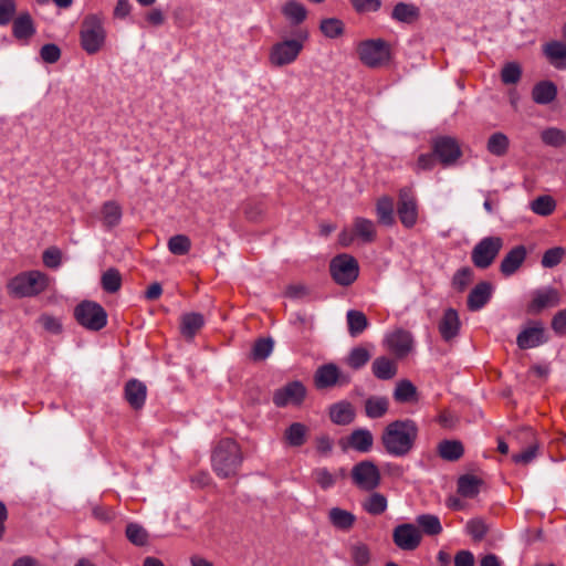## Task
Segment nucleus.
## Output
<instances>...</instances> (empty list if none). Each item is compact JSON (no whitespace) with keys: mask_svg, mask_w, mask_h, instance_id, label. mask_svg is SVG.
I'll return each instance as SVG.
<instances>
[{"mask_svg":"<svg viewBox=\"0 0 566 566\" xmlns=\"http://www.w3.org/2000/svg\"><path fill=\"white\" fill-rule=\"evenodd\" d=\"M419 429L413 420H395L388 423L380 437L386 452L394 457H405L413 448Z\"/></svg>","mask_w":566,"mask_h":566,"instance_id":"f257e3e1","label":"nucleus"},{"mask_svg":"<svg viewBox=\"0 0 566 566\" xmlns=\"http://www.w3.org/2000/svg\"><path fill=\"white\" fill-rule=\"evenodd\" d=\"M242 460L240 446L230 438L222 439L211 457L213 471L222 479L235 476Z\"/></svg>","mask_w":566,"mask_h":566,"instance_id":"f03ea898","label":"nucleus"},{"mask_svg":"<svg viewBox=\"0 0 566 566\" xmlns=\"http://www.w3.org/2000/svg\"><path fill=\"white\" fill-rule=\"evenodd\" d=\"M50 283V277L41 271H27L12 277L7 287L9 294L15 297H32L44 292Z\"/></svg>","mask_w":566,"mask_h":566,"instance_id":"7ed1b4c3","label":"nucleus"},{"mask_svg":"<svg viewBox=\"0 0 566 566\" xmlns=\"http://www.w3.org/2000/svg\"><path fill=\"white\" fill-rule=\"evenodd\" d=\"M357 54L360 62L370 69L382 67L391 60L390 45L382 39H369L359 42Z\"/></svg>","mask_w":566,"mask_h":566,"instance_id":"20e7f679","label":"nucleus"},{"mask_svg":"<svg viewBox=\"0 0 566 566\" xmlns=\"http://www.w3.org/2000/svg\"><path fill=\"white\" fill-rule=\"evenodd\" d=\"M106 32L102 19L96 14L86 15L81 24L80 40L88 54L97 53L105 43Z\"/></svg>","mask_w":566,"mask_h":566,"instance_id":"39448f33","label":"nucleus"},{"mask_svg":"<svg viewBox=\"0 0 566 566\" xmlns=\"http://www.w3.org/2000/svg\"><path fill=\"white\" fill-rule=\"evenodd\" d=\"M353 484L360 491H375L381 483V473L371 460L356 463L350 471Z\"/></svg>","mask_w":566,"mask_h":566,"instance_id":"423d86ee","label":"nucleus"},{"mask_svg":"<svg viewBox=\"0 0 566 566\" xmlns=\"http://www.w3.org/2000/svg\"><path fill=\"white\" fill-rule=\"evenodd\" d=\"M74 316L80 325L90 331H99L107 324V313L96 302L83 301L74 310Z\"/></svg>","mask_w":566,"mask_h":566,"instance_id":"0eeeda50","label":"nucleus"},{"mask_svg":"<svg viewBox=\"0 0 566 566\" xmlns=\"http://www.w3.org/2000/svg\"><path fill=\"white\" fill-rule=\"evenodd\" d=\"M329 272L338 285L348 286L357 280L359 265L354 256L344 253L332 259Z\"/></svg>","mask_w":566,"mask_h":566,"instance_id":"6e6552de","label":"nucleus"},{"mask_svg":"<svg viewBox=\"0 0 566 566\" xmlns=\"http://www.w3.org/2000/svg\"><path fill=\"white\" fill-rule=\"evenodd\" d=\"M431 160H438L442 166H452L462 156V150L457 138L452 136H439L431 142Z\"/></svg>","mask_w":566,"mask_h":566,"instance_id":"1a4fd4ad","label":"nucleus"},{"mask_svg":"<svg viewBox=\"0 0 566 566\" xmlns=\"http://www.w3.org/2000/svg\"><path fill=\"white\" fill-rule=\"evenodd\" d=\"M503 247V240L500 237H486L482 239L472 250L471 259L479 269L489 268Z\"/></svg>","mask_w":566,"mask_h":566,"instance_id":"9d476101","label":"nucleus"},{"mask_svg":"<svg viewBox=\"0 0 566 566\" xmlns=\"http://www.w3.org/2000/svg\"><path fill=\"white\" fill-rule=\"evenodd\" d=\"M303 49V43L300 40H285L275 43L270 51L269 60L274 66L281 67L291 64L296 60Z\"/></svg>","mask_w":566,"mask_h":566,"instance_id":"9b49d317","label":"nucleus"},{"mask_svg":"<svg viewBox=\"0 0 566 566\" xmlns=\"http://www.w3.org/2000/svg\"><path fill=\"white\" fill-rule=\"evenodd\" d=\"M306 397V388L301 381H291L276 389L273 394V402L276 407L289 405L300 406Z\"/></svg>","mask_w":566,"mask_h":566,"instance_id":"f8f14e48","label":"nucleus"},{"mask_svg":"<svg viewBox=\"0 0 566 566\" xmlns=\"http://www.w3.org/2000/svg\"><path fill=\"white\" fill-rule=\"evenodd\" d=\"M513 438L520 443H526L524 451L512 455L513 462L524 465L532 462L536 458L538 450L534 431L528 427H524L513 432Z\"/></svg>","mask_w":566,"mask_h":566,"instance_id":"ddd939ff","label":"nucleus"},{"mask_svg":"<svg viewBox=\"0 0 566 566\" xmlns=\"http://www.w3.org/2000/svg\"><path fill=\"white\" fill-rule=\"evenodd\" d=\"M314 381L318 389H324L335 385H347L350 381V377L343 374L335 364L329 363L317 368Z\"/></svg>","mask_w":566,"mask_h":566,"instance_id":"4468645a","label":"nucleus"},{"mask_svg":"<svg viewBox=\"0 0 566 566\" xmlns=\"http://www.w3.org/2000/svg\"><path fill=\"white\" fill-rule=\"evenodd\" d=\"M422 535L412 524H400L392 532V539L397 547L402 551H413L421 543Z\"/></svg>","mask_w":566,"mask_h":566,"instance_id":"2eb2a0df","label":"nucleus"},{"mask_svg":"<svg viewBox=\"0 0 566 566\" xmlns=\"http://www.w3.org/2000/svg\"><path fill=\"white\" fill-rule=\"evenodd\" d=\"M398 216L401 223L407 228L412 227L417 221V202L411 189L409 188H403L400 190L398 202Z\"/></svg>","mask_w":566,"mask_h":566,"instance_id":"dca6fc26","label":"nucleus"},{"mask_svg":"<svg viewBox=\"0 0 566 566\" xmlns=\"http://www.w3.org/2000/svg\"><path fill=\"white\" fill-rule=\"evenodd\" d=\"M460 328L461 321L458 311L452 307L444 310L438 321V332L441 338L447 343L454 340L459 336Z\"/></svg>","mask_w":566,"mask_h":566,"instance_id":"f3484780","label":"nucleus"},{"mask_svg":"<svg viewBox=\"0 0 566 566\" xmlns=\"http://www.w3.org/2000/svg\"><path fill=\"white\" fill-rule=\"evenodd\" d=\"M560 303V294L554 287L537 290L533 293L532 302L527 306V312L538 314L545 308L556 307Z\"/></svg>","mask_w":566,"mask_h":566,"instance_id":"a211bd4d","label":"nucleus"},{"mask_svg":"<svg viewBox=\"0 0 566 566\" xmlns=\"http://www.w3.org/2000/svg\"><path fill=\"white\" fill-rule=\"evenodd\" d=\"M385 345L397 358H401L411 350L412 338L408 332L396 329L386 336Z\"/></svg>","mask_w":566,"mask_h":566,"instance_id":"6ab92c4d","label":"nucleus"},{"mask_svg":"<svg viewBox=\"0 0 566 566\" xmlns=\"http://www.w3.org/2000/svg\"><path fill=\"white\" fill-rule=\"evenodd\" d=\"M124 396L133 409L139 410L145 405L147 387L140 380L130 379L125 385Z\"/></svg>","mask_w":566,"mask_h":566,"instance_id":"aec40b11","label":"nucleus"},{"mask_svg":"<svg viewBox=\"0 0 566 566\" xmlns=\"http://www.w3.org/2000/svg\"><path fill=\"white\" fill-rule=\"evenodd\" d=\"M12 34L17 40L24 42L35 34L34 21L29 12H21L13 19Z\"/></svg>","mask_w":566,"mask_h":566,"instance_id":"412c9836","label":"nucleus"},{"mask_svg":"<svg viewBox=\"0 0 566 566\" xmlns=\"http://www.w3.org/2000/svg\"><path fill=\"white\" fill-rule=\"evenodd\" d=\"M526 248L517 245L509 251L500 264V271L503 275L510 276L514 274L526 259Z\"/></svg>","mask_w":566,"mask_h":566,"instance_id":"4be33fe9","label":"nucleus"},{"mask_svg":"<svg viewBox=\"0 0 566 566\" xmlns=\"http://www.w3.org/2000/svg\"><path fill=\"white\" fill-rule=\"evenodd\" d=\"M491 295V283L486 281L478 283L468 295V308L472 312L481 310L490 301Z\"/></svg>","mask_w":566,"mask_h":566,"instance_id":"5701e85b","label":"nucleus"},{"mask_svg":"<svg viewBox=\"0 0 566 566\" xmlns=\"http://www.w3.org/2000/svg\"><path fill=\"white\" fill-rule=\"evenodd\" d=\"M545 342L544 327L541 323H536L534 326L525 328L516 338L517 346L521 349L533 348Z\"/></svg>","mask_w":566,"mask_h":566,"instance_id":"b1692460","label":"nucleus"},{"mask_svg":"<svg viewBox=\"0 0 566 566\" xmlns=\"http://www.w3.org/2000/svg\"><path fill=\"white\" fill-rule=\"evenodd\" d=\"M371 371L377 379H392L398 374L397 360L387 356H378L371 364Z\"/></svg>","mask_w":566,"mask_h":566,"instance_id":"393cba45","label":"nucleus"},{"mask_svg":"<svg viewBox=\"0 0 566 566\" xmlns=\"http://www.w3.org/2000/svg\"><path fill=\"white\" fill-rule=\"evenodd\" d=\"M355 409L348 401H340L329 407V418L338 426H347L355 419Z\"/></svg>","mask_w":566,"mask_h":566,"instance_id":"a878e982","label":"nucleus"},{"mask_svg":"<svg viewBox=\"0 0 566 566\" xmlns=\"http://www.w3.org/2000/svg\"><path fill=\"white\" fill-rule=\"evenodd\" d=\"M354 233L363 243H371L377 239V229L373 220L356 217L352 224Z\"/></svg>","mask_w":566,"mask_h":566,"instance_id":"bb28decb","label":"nucleus"},{"mask_svg":"<svg viewBox=\"0 0 566 566\" xmlns=\"http://www.w3.org/2000/svg\"><path fill=\"white\" fill-rule=\"evenodd\" d=\"M398 403H413L419 401V392L416 386L408 379L399 380L392 392Z\"/></svg>","mask_w":566,"mask_h":566,"instance_id":"cd10ccee","label":"nucleus"},{"mask_svg":"<svg viewBox=\"0 0 566 566\" xmlns=\"http://www.w3.org/2000/svg\"><path fill=\"white\" fill-rule=\"evenodd\" d=\"M544 54L557 69H566V44L560 41H552L544 45Z\"/></svg>","mask_w":566,"mask_h":566,"instance_id":"c85d7f7f","label":"nucleus"},{"mask_svg":"<svg viewBox=\"0 0 566 566\" xmlns=\"http://www.w3.org/2000/svg\"><path fill=\"white\" fill-rule=\"evenodd\" d=\"M374 444V437L368 429H356L348 437V446L358 452H369Z\"/></svg>","mask_w":566,"mask_h":566,"instance_id":"c756f323","label":"nucleus"},{"mask_svg":"<svg viewBox=\"0 0 566 566\" xmlns=\"http://www.w3.org/2000/svg\"><path fill=\"white\" fill-rule=\"evenodd\" d=\"M365 413L369 419L382 418L389 410V400L385 396H370L365 400Z\"/></svg>","mask_w":566,"mask_h":566,"instance_id":"7c9ffc66","label":"nucleus"},{"mask_svg":"<svg viewBox=\"0 0 566 566\" xmlns=\"http://www.w3.org/2000/svg\"><path fill=\"white\" fill-rule=\"evenodd\" d=\"M328 520L335 528L349 531L356 522V516L347 510L332 507L328 512Z\"/></svg>","mask_w":566,"mask_h":566,"instance_id":"2f4dec72","label":"nucleus"},{"mask_svg":"<svg viewBox=\"0 0 566 566\" xmlns=\"http://www.w3.org/2000/svg\"><path fill=\"white\" fill-rule=\"evenodd\" d=\"M203 323L205 319L200 313H186L181 316L180 333L187 339H192Z\"/></svg>","mask_w":566,"mask_h":566,"instance_id":"473e14b6","label":"nucleus"},{"mask_svg":"<svg viewBox=\"0 0 566 566\" xmlns=\"http://www.w3.org/2000/svg\"><path fill=\"white\" fill-rule=\"evenodd\" d=\"M282 14L293 24H301L307 17L305 6L296 0H287L281 8Z\"/></svg>","mask_w":566,"mask_h":566,"instance_id":"72a5a7b5","label":"nucleus"},{"mask_svg":"<svg viewBox=\"0 0 566 566\" xmlns=\"http://www.w3.org/2000/svg\"><path fill=\"white\" fill-rule=\"evenodd\" d=\"M369 493L361 502L363 510L370 515L382 514L388 507L387 497L379 492L371 491Z\"/></svg>","mask_w":566,"mask_h":566,"instance_id":"f704fd0d","label":"nucleus"},{"mask_svg":"<svg viewBox=\"0 0 566 566\" xmlns=\"http://www.w3.org/2000/svg\"><path fill=\"white\" fill-rule=\"evenodd\" d=\"M101 214L104 227L108 229L114 228L122 220V207L115 200L106 201L102 206Z\"/></svg>","mask_w":566,"mask_h":566,"instance_id":"c9c22d12","label":"nucleus"},{"mask_svg":"<svg viewBox=\"0 0 566 566\" xmlns=\"http://www.w3.org/2000/svg\"><path fill=\"white\" fill-rule=\"evenodd\" d=\"M308 427L302 422H293L284 431V439L291 447H301L306 442Z\"/></svg>","mask_w":566,"mask_h":566,"instance_id":"e433bc0d","label":"nucleus"},{"mask_svg":"<svg viewBox=\"0 0 566 566\" xmlns=\"http://www.w3.org/2000/svg\"><path fill=\"white\" fill-rule=\"evenodd\" d=\"M557 88L554 83L544 81L536 84L532 91L533 101L541 105H546L556 98Z\"/></svg>","mask_w":566,"mask_h":566,"instance_id":"4c0bfd02","label":"nucleus"},{"mask_svg":"<svg viewBox=\"0 0 566 566\" xmlns=\"http://www.w3.org/2000/svg\"><path fill=\"white\" fill-rule=\"evenodd\" d=\"M420 9L411 3L399 2L394 7L391 17L403 23H412L419 20Z\"/></svg>","mask_w":566,"mask_h":566,"instance_id":"58836bf2","label":"nucleus"},{"mask_svg":"<svg viewBox=\"0 0 566 566\" xmlns=\"http://www.w3.org/2000/svg\"><path fill=\"white\" fill-rule=\"evenodd\" d=\"M348 333L352 337L360 335L369 325L367 316L357 310H350L346 314Z\"/></svg>","mask_w":566,"mask_h":566,"instance_id":"ea45409f","label":"nucleus"},{"mask_svg":"<svg viewBox=\"0 0 566 566\" xmlns=\"http://www.w3.org/2000/svg\"><path fill=\"white\" fill-rule=\"evenodd\" d=\"M464 452L463 444L458 440H444L438 446L439 455L447 461L459 460Z\"/></svg>","mask_w":566,"mask_h":566,"instance_id":"a19ab883","label":"nucleus"},{"mask_svg":"<svg viewBox=\"0 0 566 566\" xmlns=\"http://www.w3.org/2000/svg\"><path fill=\"white\" fill-rule=\"evenodd\" d=\"M371 358L370 352L364 346L353 347L347 357L345 358V363L348 367L354 370H358L363 368Z\"/></svg>","mask_w":566,"mask_h":566,"instance_id":"79ce46f5","label":"nucleus"},{"mask_svg":"<svg viewBox=\"0 0 566 566\" xmlns=\"http://www.w3.org/2000/svg\"><path fill=\"white\" fill-rule=\"evenodd\" d=\"M376 212L378 221L385 226H392L395 222L394 217V201L390 197L384 196L378 199L376 205Z\"/></svg>","mask_w":566,"mask_h":566,"instance_id":"37998d69","label":"nucleus"},{"mask_svg":"<svg viewBox=\"0 0 566 566\" xmlns=\"http://www.w3.org/2000/svg\"><path fill=\"white\" fill-rule=\"evenodd\" d=\"M509 146L510 140L505 134L494 133L488 139L486 149L492 155L501 157L507 153Z\"/></svg>","mask_w":566,"mask_h":566,"instance_id":"c03bdc74","label":"nucleus"},{"mask_svg":"<svg viewBox=\"0 0 566 566\" xmlns=\"http://www.w3.org/2000/svg\"><path fill=\"white\" fill-rule=\"evenodd\" d=\"M482 481L474 475H462L458 480V492L464 497H474L479 493Z\"/></svg>","mask_w":566,"mask_h":566,"instance_id":"a18cd8bd","label":"nucleus"},{"mask_svg":"<svg viewBox=\"0 0 566 566\" xmlns=\"http://www.w3.org/2000/svg\"><path fill=\"white\" fill-rule=\"evenodd\" d=\"M531 210L538 216H549L556 209V201L552 196L544 195L534 199L530 205Z\"/></svg>","mask_w":566,"mask_h":566,"instance_id":"49530a36","label":"nucleus"},{"mask_svg":"<svg viewBox=\"0 0 566 566\" xmlns=\"http://www.w3.org/2000/svg\"><path fill=\"white\" fill-rule=\"evenodd\" d=\"M541 140L554 148H560L566 144V133L556 127L545 128L541 132Z\"/></svg>","mask_w":566,"mask_h":566,"instance_id":"de8ad7c7","label":"nucleus"},{"mask_svg":"<svg viewBox=\"0 0 566 566\" xmlns=\"http://www.w3.org/2000/svg\"><path fill=\"white\" fill-rule=\"evenodd\" d=\"M350 558L355 566H367L371 560V552L365 543H355L349 548Z\"/></svg>","mask_w":566,"mask_h":566,"instance_id":"09e8293b","label":"nucleus"},{"mask_svg":"<svg viewBox=\"0 0 566 566\" xmlns=\"http://www.w3.org/2000/svg\"><path fill=\"white\" fill-rule=\"evenodd\" d=\"M102 287L107 293H116L122 286V275L115 268H111L102 274Z\"/></svg>","mask_w":566,"mask_h":566,"instance_id":"8fccbe9b","label":"nucleus"},{"mask_svg":"<svg viewBox=\"0 0 566 566\" xmlns=\"http://www.w3.org/2000/svg\"><path fill=\"white\" fill-rule=\"evenodd\" d=\"M274 347V342L271 337L259 338L254 342L251 357L253 360H264L266 359Z\"/></svg>","mask_w":566,"mask_h":566,"instance_id":"3c124183","label":"nucleus"},{"mask_svg":"<svg viewBox=\"0 0 566 566\" xmlns=\"http://www.w3.org/2000/svg\"><path fill=\"white\" fill-rule=\"evenodd\" d=\"M127 539L136 546H145L148 543L147 531L136 523H129L125 531Z\"/></svg>","mask_w":566,"mask_h":566,"instance_id":"603ef678","label":"nucleus"},{"mask_svg":"<svg viewBox=\"0 0 566 566\" xmlns=\"http://www.w3.org/2000/svg\"><path fill=\"white\" fill-rule=\"evenodd\" d=\"M319 29L325 36L335 39L344 33V23L337 18H327L321 21Z\"/></svg>","mask_w":566,"mask_h":566,"instance_id":"864d4df0","label":"nucleus"},{"mask_svg":"<svg viewBox=\"0 0 566 566\" xmlns=\"http://www.w3.org/2000/svg\"><path fill=\"white\" fill-rule=\"evenodd\" d=\"M473 270L469 266L459 269L452 277V286L458 292H463L473 281Z\"/></svg>","mask_w":566,"mask_h":566,"instance_id":"5fc2aeb1","label":"nucleus"},{"mask_svg":"<svg viewBox=\"0 0 566 566\" xmlns=\"http://www.w3.org/2000/svg\"><path fill=\"white\" fill-rule=\"evenodd\" d=\"M566 255V250L562 247H555L552 249H548L544 252L541 264L545 269H552L556 265H558L564 256Z\"/></svg>","mask_w":566,"mask_h":566,"instance_id":"6e6d98bb","label":"nucleus"},{"mask_svg":"<svg viewBox=\"0 0 566 566\" xmlns=\"http://www.w3.org/2000/svg\"><path fill=\"white\" fill-rule=\"evenodd\" d=\"M191 248L190 239L185 234H176L168 241V249L172 254L185 255Z\"/></svg>","mask_w":566,"mask_h":566,"instance_id":"4d7b16f0","label":"nucleus"},{"mask_svg":"<svg viewBox=\"0 0 566 566\" xmlns=\"http://www.w3.org/2000/svg\"><path fill=\"white\" fill-rule=\"evenodd\" d=\"M465 528L474 542H481L489 532V526L482 518L470 520Z\"/></svg>","mask_w":566,"mask_h":566,"instance_id":"13d9d810","label":"nucleus"},{"mask_svg":"<svg viewBox=\"0 0 566 566\" xmlns=\"http://www.w3.org/2000/svg\"><path fill=\"white\" fill-rule=\"evenodd\" d=\"M313 476L315 482L321 486L323 490H328L332 486L335 485L337 481V475L332 473L326 468H317L313 471Z\"/></svg>","mask_w":566,"mask_h":566,"instance_id":"bf43d9fd","label":"nucleus"},{"mask_svg":"<svg viewBox=\"0 0 566 566\" xmlns=\"http://www.w3.org/2000/svg\"><path fill=\"white\" fill-rule=\"evenodd\" d=\"M522 75L521 66L515 62L506 63L501 72V80L504 84H516Z\"/></svg>","mask_w":566,"mask_h":566,"instance_id":"052dcab7","label":"nucleus"},{"mask_svg":"<svg viewBox=\"0 0 566 566\" xmlns=\"http://www.w3.org/2000/svg\"><path fill=\"white\" fill-rule=\"evenodd\" d=\"M15 13V0H0V25H7L13 21Z\"/></svg>","mask_w":566,"mask_h":566,"instance_id":"680f3d73","label":"nucleus"},{"mask_svg":"<svg viewBox=\"0 0 566 566\" xmlns=\"http://www.w3.org/2000/svg\"><path fill=\"white\" fill-rule=\"evenodd\" d=\"M42 260L46 268L57 269L62 262V252L56 247H50L43 252Z\"/></svg>","mask_w":566,"mask_h":566,"instance_id":"e2e57ef3","label":"nucleus"},{"mask_svg":"<svg viewBox=\"0 0 566 566\" xmlns=\"http://www.w3.org/2000/svg\"><path fill=\"white\" fill-rule=\"evenodd\" d=\"M40 56L43 62L53 64L61 57V50L56 44H44L40 50Z\"/></svg>","mask_w":566,"mask_h":566,"instance_id":"0e129e2a","label":"nucleus"},{"mask_svg":"<svg viewBox=\"0 0 566 566\" xmlns=\"http://www.w3.org/2000/svg\"><path fill=\"white\" fill-rule=\"evenodd\" d=\"M357 13L375 12L381 7V0H349Z\"/></svg>","mask_w":566,"mask_h":566,"instance_id":"69168bd1","label":"nucleus"},{"mask_svg":"<svg viewBox=\"0 0 566 566\" xmlns=\"http://www.w3.org/2000/svg\"><path fill=\"white\" fill-rule=\"evenodd\" d=\"M39 323L42 325V327L51 333V334H60L62 332V323L59 318L49 315L43 314L39 318Z\"/></svg>","mask_w":566,"mask_h":566,"instance_id":"338daca9","label":"nucleus"},{"mask_svg":"<svg viewBox=\"0 0 566 566\" xmlns=\"http://www.w3.org/2000/svg\"><path fill=\"white\" fill-rule=\"evenodd\" d=\"M552 328L559 335L566 334V310H562L554 315Z\"/></svg>","mask_w":566,"mask_h":566,"instance_id":"774afa93","label":"nucleus"}]
</instances>
